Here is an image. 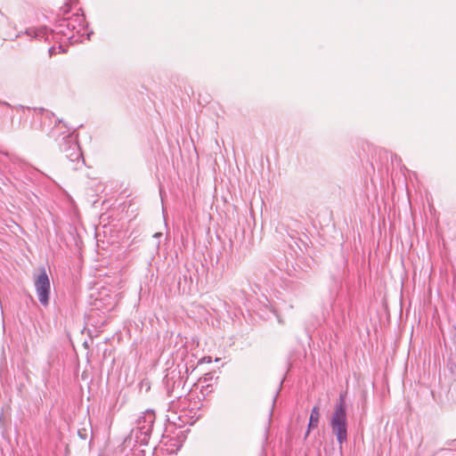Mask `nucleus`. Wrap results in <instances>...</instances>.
<instances>
[{"mask_svg":"<svg viewBox=\"0 0 456 456\" xmlns=\"http://www.w3.org/2000/svg\"><path fill=\"white\" fill-rule=\"evenodd\" d=\"M50 30L46 27H41L38 28H30L26 30V34L35 38H47Z\"/></svg>","mask_w":456,"mask_h":456,"instance_id":"6","label":"nucleus"},{"mask_svg":"<svg viewBox=\"0 0 456 456\" xmlns=\"http://www.w3.org/2000/svg\"><path fill=\"white\" fill-rule=\"evenodd\" d=\"M154 420L155 414L152 411H147L143 413L142 417L138 419L136 429L140 436H143L142 438V441H145L147 437L150 436L152 431Z\"/></svg>","mask_w":456,"mask_h":456,"instance_id":"4","label":"nucleus"},{"mask_svg":"<svg viewBox=\"0 0 456 456\" xmlns=\"http://www.w3.org/2000/svg\"><path fill=\"white\" fill-rule=\"evenodd\" d=\"M319 419H320V409L319 406H314L312 409V412L309 419V424H308V430L306 432V436L309 434V430L311 428H316L319 424Z\"/></svg>","mask_w":456,"mask_h":456,"instance_id":"7","label":"nucleus"},{"mask_svg":"<svg viewBox=\"0 0 456 456\" xmlns=\"http://www.w3.org/2000/svg\"><path fill=\"white\" fill-rule=\"evenodd\" d=\"M62 134L63 135L61 137H57L56 128L53 127L48 134L58 141L60 150L65 154V157L69 160L71 162H77V164L80 162L84 163L82 152L76 136L69 132H63Z\"/></svg>","mask_w":456,"mask_h":456,"instance_id":"2","label":"nucleus"},{"mask_svg":"<svg viewBox=\"0 0 456 456\" xmlns=\"http://www.w3.org/2000/svg\"><path fill=\"white\" fill-rule=\"evenodd\" d=\"M165 383L167 390L169 394H171L176 387H180L184 384L183 379L180 376V373L175 372V370H172L167 374L165 378Z\"/></svg>","mask_w":456,"mask_h":456,"instance_id":"5","label":"nucleus"},{"mask_svg":"<svg viewBox=\"0 0 456 456\" xmlns=\"http://www.w3.org/2000/svg\"><path fill=\"white\" fill-rule=\"evenodd\" d=\"M454 442H456V439H455V440H452V441H450V442H447V444H449V445H450V444H452Z\"/></svg>","mask_w":456,"mask_h":456,"instance_id":"13","label":"nucleus"},{"mask_svg":"<svg viewBox=\"0 0 456 456\" xmlns=\"http://www.w3.org/2000/svg\"><path fill=\"white\" fill-rule=\"evenodd\" d=\"M200 362H211V357L208 356V357H204L202 358V360Z\"/></svg>","mask_w":456,"mask_h":456,"instance_id":"12","label":"nucleus"},{"mask_svg":"<svg viewBox=\"0 0 456 456\" xmlns=\"http://www.w3.org/2000/svg\"><path fill=\"white\" fill-rule=\"evenodd\" d=\"M154 236H155V237L161 236V233H156Z\"/></svg>","mask_w":456,"mask_h":456,"instance_id":"14","label":"nucleus"},{"mask_svg":"<svg viewBox=\"0 0 456 456\" xmlns=\"http://www.w3.org/2000/svg\"><path fill=\"white\" fill-rule=\"evenodd\" d=\"M4 105H6V106H8V107H10V106H11L8 102H4Z\"/></svg>","mask_w":456,"mask_h":456,"instance_id":"15","label":"nucleus"},{"mask_svg":"<svg viewBox=\"0 0 456 456\" xmlns=\"http://www.w3.org/2000/svg\"><path fill=\"white\" fill-rule=\"evenodd\" d=\"M77 435L79 436V437L81 439L86 440V437H87V430H86V428H80V429H78Z\"/></svg>","mask_w":456,"mask_h":456,"instance_id":"10","label":"nucleus"},{"mask_svg":"<svg viewBox=\"0 0 456 456\" xmlns=\"http://www.w3.org/2000/svg\"><path fill=\"white\" fill-rule=\"evenodd\" d=\"M34 284L39 302L45 306L48 305L51 285L45 269L35 277Z\"/></svg>","mask_w":456,"mask_h":456,"instance_id":"3","label":"nucleus"},{"mask_svg":"<svg viewBox=\"0 0 456 456\" xmlns=\"http://www.w3.org/2000/svg\"><path fill=\"white\" fill-rule=\"evenodd\" d=\"M16 109H18V110H30V108L25 107L23 105H19V106L16 107Z\"/></svg>","mask_w":456,"mask_h":456,"instance_id":"11","label":"nucleus"},{"mask_svg":"<svg viewBox=\"0 0 456 456\" xmlns=\"http://www.w3.org/2000/svg\"><path fill=\"white\" fill-rule=\"evenodd\" d=\"M71 26V23L69 20L63 19L60 20L59 24L57 25L58 33H61L65 36H69V34L66 32V28L69 30V27Z\"/></svg>","mask_w":456,"mask_h":456,"instance_id":"8","label":"nucleus"},{"mask_svg":"<svg viewBox=\"0 0 456 456\" xmlns=\"http://www.w3.org/2000/svg\"><path fill=\"white\" fill-rule=\"evenodd\" d=\"M34 111L36 113V116H40L41 118L51 120L53 118V113H52L49 110H46L43 108H35Z\"/></svg>","mask_w":456,"mask_h":456,"instance_id":"9","label":"nucleus"},{"mask_svg":"<svg viewBox=\"0 0 456 456\" xmlns=\"http://www.w3.org/2000/svg\"><path fill=\"white\" fill-rule=\"evenodd\" d=\"M330 425L341 449L342 444L347 441V414L345 395H339L330 417Z\"/></svg>","mask_w":456,"mask_h":456,"instance_id":"1","label":"nucleus"}]
</instances>
